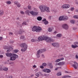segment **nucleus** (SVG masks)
<instances>
[{
  "label": "nucleus",
  "instance_id": "1",
  "mask_svg": "<svg viewBox=\"0 0 78 78\" xmlns=\"http://www.w3.org/2000/svg\"><path fill=\"white\" fill-rule=\"evenodd\" d=\"M39 41H44L46 40V42H53L54 40L51 38H48V37L42 36L41 37H39L38 38Z\"/></svg>",
  "mask_w": 78,
  "mask_h": 78
},
{
  "label": "nucleus",
  "instance_id": "2",
  "mask_svg": "<svg viewBox=\"0 0 78 78\" xmlns=\"http://www.w3.org/2000/svg\"><path fill=\"white\" fill-rule=\"evenodd\" d=\"M39 8L41 12H45V11L48 12H50V9L49 7H48L44 5H40Z\"/></svg>",
  "mask_w": 78,
  "mask_h": 78
},
{
  "label": "nucleus",
  "instance_id": "3",
  "mask_svg": "<svg viewBox=\"0 0 78 78\" xmlns=\"http://www.w3.org/2000/svg\"><path fill=\"white\" fill-rule=\"evenodd\" d=\"M33 31H36L37 33H40L42 31V28L39 27L34 26L32 28Z\"/></svg>",
  "mask_w": 78,
  "mask_h": 78
},
{
  "label": "nucleus",
  "instance_id": "4",
  "mask_svg": "<svg viewBox=\"0 0 78 78\" xmlns=\"http://www.w3.org/2000/svg\"><path fill=\"white\" fill-rule=\"evenodd\" d=\"M20 47L23 48L21 49L22 51H25L27 49L28 46L25 43H23L20 45Z\"/></svg>",
  "mask_w": 78,
  "mask_h": 78
},
{
  "label": "nucleus",
  "instance_id": "5",
  "mask_svg": "<svg viewBox=\"0 0 78 78\" xmlns=\"http://www.w3.org/2000/svg\"><path fill=\"white\" fill-rule=\"evenodd\" d=\"M47 50L45 49H43L41 50H39L37 51V52L36 54L37 56V58H39L40 57V53H42V52H44L45 51Z\"/></svg>",
  "mask_w": 78,
  "mask_h": 78
},
{
  "label": "nucleus",
  "instance_id": "6",
  "mask_svg": "<svg viewBox=\"0 0 78 78\" xmlns=\"http://www.w3.org/2000/svg\"><path fill=\"white\" fill-rule=\"evenodd\" d=\"M12 56H11L10 57V60H12V61H14V60H16V59L17 58H19V56L16 54H13L12 55Z\"/></svg>",
  "mask_w": 78,
  "mask_h": 78
},
{
  "label": "nucleus",
  "instance_id": "7",
  "mask_svg": "<svg viewBox=\"0 0 78 78\" xmlns=\"http://www.w3.org/2000/svg\"><path fill=\"white\" fill-rule=\"evenodd\" d=\"M70 8V5L68 4H64L61 6L62 9H68Z\"/></svg>",
  "mask_w": 78,
  "mask_h": 78
},
{
  "label": "nucleus",
  "instance_id": "8",
  "mask_svg": "<svg viewBox=\"0 0 78 78\" xmlns=\"http://www.w3.org/2000/svg\"><path fill=\"white\" fill-rule=\"evenodd\" d=\"M4 49L7 50V49H9V50H7V52L8 53L9 52V50H12V47H10L8 48V47L7 46H5L4 48Z\"/></svg>",
  "mask_w": 78,
  "mask_h": 78
},
{
  "label": "nucleus",
  "instance_id": "9",
  "mask_svg": "<svg viewBox=\"0 0 78 78\" xmlns=\"http://www.w3.org/2000/svg\"><path fill=\"white\" fill-rule=\"evenodd\" d=\"M74 63L75 64L73 65V66L74 67L75 69H76L77 68H78V64L76 62H74Z\"/></svg>",
  "mask_w": 78,
  "mask_h": 78
},
{
  "label": "nucleus",
  "instance_id": "10",
  "mask_svg": "<svg viewBox=\"0 0 78 78\" xmlns=\"http://www.w3.org/2000/svg\"><path fill=\"white\" fill-rule=\"evenodd\" d=\"M43 71L44 72H47V73H50L51 71L49 69H44L43 70Z\"/></svg>",
  "mask_w": 78,
  "mask_h": 78
},
{
  "label": "nucleus",
  "instance_id": "11",
  "mask_svg": "<svg viewBox=\"0 0 78 78\" xmlns=\"http://www.w3.org/2000/svg\"><path fill=\"white\" fill-rule=\"evenodd\" d=\"M62 28H63L66 29V30H67V29L69 28V27H68V25L66 24H65L62 25Z\"/></svg>",
  "mask_w": 78,
  "mask_h": 78
},
{
  "label": "nucleus",
  "instance_id": "12",
  "mask_svg": "<svg viewBox=\"0 0 78 78\" xmlns=\"http://www.w3.org/2000/svg\"><path fill=\"white\" fill-rule=\"evenodd\" d=\"M15 5H16L17 7L18 8H20L21 6V5H20V3H19L18 1H15L14 2Z\"/></svg>",
  "mask_w": 78,
  "mask_h": 78
},
{
  "label": "nucleus",
  "instance_id": "13",
  "mask_svg": "<svg viewBox=\"0 0 78 78\" xmlns=\"http://www.w3.org/2000/svg\"><path fill=\"white\" fill-rule=\"evenodd\" d=\"M51 45L52 46H53L54 47H58L59 45V44L55 43L52 44Z\"/></svg>",
  "mask_w": 78,
  "mask_h": 78
},
{
  "label": "nucleus",
  "instance_id": "14",
  "mask_svg": "<svg viewBox=\"0 0 78 78\" xmlns=\"http://www.w3.org/2000/svg\"><path fill=\"white\" fill-rule=\"evenodd\" d=\"M30 14H31V15H37L38 14V12H34L33 11L30 12Z\"/></svg>",
  "mask_w": 78,
  "mask_h": 78
},
{
  "label": "nucleus",
  "instance_id": "15",
  "mask_svg": "<svg viewBox=\"0 0 78 78\" xmlns=\"http://www.w3.org/2000/svg\"><path fill=\"white\" fill-rule=\"evenodd\" d=\"M5 55L8 57H11L12 56L13 54L12 53H6Z\"/></svg>",
  "mask_w": 78,
  "mask_h": 78
},
{
  "label": "nucleus",
  "instance_id": "16",
  "mask_svg": "<svg viewBox=\"0 0 78 78\" xmlns=\"http://www.w3.org/2000/svg\"><path fill=\"white\" fill-rule=\"evenodd\" d=\"M64 64V62H60L58 63L57 65L58 66H63Z\"/></svg>",
  "mask_w": 78,
  "mask_h": 78
},
{
  "label": "nucleus",
  "instance_id": "17",
  "mask_svg": "<svg viewBox=\"0 0 78 78\" xmlns=\"http://www.w3.org/2000/svg\"><path fill=\"white\" fill-rule=\"evenodd\" d=\"M23 32H25V31L24 30H20L17 32L16 34H22Z\"/></svg>",
  "mask_w": 78,
  "mask_h": 78
},
{
  "label": "nucleus",
  "instance_id": "18",
  "mask_svg": "<svg viewBox=\"0 0 78 78\" xmlns=\"http://www.w3.org/2000/svg\"><path fill=\"white\" fill-rule=\"evenodd\" d=\"M59 20L60 21H62V20H64L63 16L60 17L59 18Z\"/></svg>",
  "mask_w": 78,
  "mask_h": 78
},
{
  "label": "nucleus",
  "instance_id": "19",
  "mask_svg": "<svg viewBox=\"0 0 78 78\" xmlns=\"http://www.w3.org/2000/svg\"><path fill=\"white\" fill-rule=\"evenodd\" d=\"M71 47L72 48H77V47H78V46L77 45H75L73 44L71 45Z\"/></svg>",
  "mask_w": 78,
  "mask_h": 78
},
{
  "label": "nucleus",
  "instance_id": "20",
  "mask_svg": "<svg viewBox=\"0 0 78 78\" xmlns=\"http://www.w3.org/2000/svg\"><path fill=\"white\" fill-rule=\"evenodd\" d=\"M53 29V28L52 27H49L48 29V31L49 32H51V31Z\"/></svg>",
  "mask_w": 78,
  "mask_h": 78
},
{
  "label": "nucleus",
  "instance_id": "21",
  "mask_svg": "<svg viewBox=\"0 0 78 78\" xmlns=\"http://www.w3.org/2000/svg\"><path fill=\"white\" fill-rule=\"evenodd\" d=\"M69 19L68 17L63 16V20H67Z\"/></svg>",
  "mask_w": 78,
  "mask_h": 78
},
{
  "label": "nucleus",
  "instance_id": "22",
  "mask_svg": "<svg viewBox=\"0 0 78 78\" xmlns=\"http://www.w3.org/2000/svg\"><path fill=\"white\" fill-rule=\"evenodd\" d=\"M37 20L39 21H40L42 20V17L41 16L38 17L37 18Z\"/></svg>",
  "mask_w": 78,
  "mask_h": 78
},
{
  "label": "nucleus",
  "instance_id": "23",
  "mask_svg": "<svg viewBox=\"0 0 78 78\" xmlns=\"http://www.w3.org/2000/svg\"><path fill=\"white\" fill-rule=\"evenodd\" d=\"M30 11H29V10H27L25 12V13H26V14L28 15V16H30Z\"/></svg>",
  "mask_w": 78,
  "mask_h": 78
},
{
  "label": "nucleus",
  "instance_id": "24",
  "mask_svg": "<svg viewBox=\"0 0 78 78\" xmlns=\"http://www.w3.org/2000/svg\"><path fill=\"white\" fill-rule=\"evenodd\" d=\"M3 70H4V71H6L7 70H8V68L5 67L3 69Z\"/></svg>",
  "mask_w": 78,
  "mask_h": 78
},
{
  "label": "nucleus",
  "instance_id": "25",
  "mask_svg": "<svg viewBox=\"0 0 78 78\" xmlns=\"http://www.w3.org/2000/svg\"><path fill=\"white\" fill-rule=\"evenodd\" d=\"M70 77H71V76H63L62 78H70Z\"/></svg>",
  "mask_w": 78,
  "mask_h": 78
},
{
  "label": "nucleus",
  "instance_id": "26",
  "mask_svg": "<svg viewBox=\"0 0 78 78\" xmlns=\"http://www.w3.org/2000/svg\"><path fill=\"white\" fill-rule=\"evenodd\" d=\"M62 36V35L60 34H58L57 35V37H61Z\"/></svg>",
  "mask_w": 78,
  "mask_h": 78
},
{
  "label": "nucleus",
  "instance_id": "27",
  "mask_svg": "<svg viewBox=\"0 0 78 78\" xmlns=\"http://www.w3.org/2000/svg\"><path fill=\"white\" fill-rule=\"evenodd\" d=\"M47 63H44L42 64V66H44V67H45V66H47Z\"/></svg>",
  "mask_w": 78,
  "mask_h": 78
},
{
  "label": "nucleus",
  "instance_id": "28",
  "mask_svg": "<svg viewBox=\"0 0 78 78\" xmlns=\"http://www.w3.org/2000/svg\"><path fill=\"white\" fill-rule=\"evenodd\" d=\"M39 73H38L35 74V75L37 77H39Z\"/></svg>",
  "mask_w": 78,
  "mask_h": 78
},
{
  "label": "nucleus",
  "instance_id": "29",
  "mask_svg": "<svg viewBox=\"0 0 78 78\" xmlns=\"http://www.w3.org/2000/svg\"><path fill=\"white\" fill-rule=\"evenodd\" d=\"M6 3H7V4H8V5H10V4L11 3V1H9L6 2Z\"/></svg>",
  "mask_w": 78,
  "mask_h": 78
},
{
  "label": "nucleus",
  "instance_id": "30",
  "mask_svg": "<svg viewBox=\"0 0 78 78\" xmlns=\"http://www.w3.org/2000/svg\"><path fill=\"white\" fill-rule=\"evenodd\" d=\"M73 18L75 19H78V15H74L73 16Z\"/></svg>",
  "mask_w": 78,
  "mask_h": 78
},
{
  "label": "nucleus",
  "instance_id": "31",
  "mask_svg": "<svg viewBox=\"0 0 78 78\" xmlns=\"http://www.w3.org/2000/svg\"><path fill=\"white\" fill-rule=\"evenodd\" d=\"M57 76H61V73L60 72H59L57 74Z\"/></svg>",
  "mask_w": 78,
  "mask_h": 78
},
{
  "label": "nucleus",
  "instance_id": "32",
  "mask_svg": "<svg viewBox=\"0 0 78 78\" xmlns=\"http://www.w3.org/2000/svg\"><path fill=\"white\" fill-rule=\"evenodd\" d=\"M70 22L71 23H72L73 24H74V23H75V21L73 20H71L70 21Z\"/></svg>",
  "mask_w": 78,
  "mask_h": 78
},
{
  "label": "nucleus",
  "instance_id": "33",
  "mask_svg": "<svg viewBox=\"0 0 78 78\" xmlns=\"http://www.w3.org/2000/svg\"><path fill=\"white\" fill-rule=\"evenodd\" d=\"M59 61H61L60 60V59H57L55 61V62H59Z\"/></svg>",
  "mask_w": 78,
  "mask_h": 78
},
{
  "label": "nucleus",
  "instance_id": "34",
  "mask_svg": "<svg viewBox=\"0 0 78 78\" xmlns=\"http://www.w3.org/2000/svg\"><path fill=\"white\" fill-rule=\"evenodd\" d=\"M74 44L75 45H78V42H75L74 43Z\"/></svg>",
  "mask_w": 78,
  "mask_h": 78
},
{
  "label": "nucleus",
  "instance_id": "35",
  "mask_svg": "<svg viewBox=\"0 0 78 78\" xmlns=\"http://www.w3.org/2000/svg\"><path fill=\"white\" fill-rule=\"evenodd\" d=\"M49 66H50V68H53V66L51 63L49 64Z\"/></svg>",
  "mask_w": 78,
  "mask_h": 78
},
{
  "label": "nucleus",
  "instance_id": "36",
  "mask_svg": "<svg viewBox=\"0 0 78 78\" xmlns=\"http://www.w3.org/2000/svg\"><path fill=\"white\" fill-rule=\"evenodd\" d=\"M3 68L1 66H0V70L3 71Z\"/></svg>",
  "mask_w": 78,
  "mask_h": 78
},
{
  "label": "nucleus",
  "instance_id": "37",
  "mask_svg": "<svg viewBox=\"0 0 78 78\" xmlns=\"http://www.w3.org/2000/svg\"><path fill=\"white\" fill-rule=\"evenodd\" d=\"M14 51L15 53H17V52H18L19 51V50H18L17 49H15L14 50Z\"/></svg>",
  "mask_w": 78,
  "mask_h": 78
},
{
  "label": "nucleus",
  "instance_id": "38",
  "mask_svg": "<svg viewBox=\"0 0 78 78\" xmlns=\"http://www.w3.org/2000/svg\"><path fill=\"white\" fill-rule=\"evenodd\" d=\"M23 25H27V23H26V22H24L23 23H22Z\"/></svg>",
  "mask_w": 78,
  "mask_h": 78
},
{
  "label": "nucleus",
  "instance_id": "39",
  "mask_svg": "<svg viewBox=\"0 0 78 78\" xmlns=\"http://www.w3.org/2000/svg\"><path fill=\"white\" fill-rule=\"evenodd\" d=\"M44 23L45 25H47L48 23V22L47 21H45L44 22Z\"/></svg>",
  "mask_w": 78,
  "mask_h": 78
},
{
  "label": "nucleus",
  "instance_id": "40",
  "mask_svg": "<svg viewBox=\"0 0 78 78\" xmlns=\"http://www.w3.org/2000/svg\"><path fill=\"white\" fill-rule=\"evenodd\" d=\"M74 9H75L74 7H72L71 8V10L72 11H73Z\"/></svg>",
  "mask_w": 78,
  "mask_h": 78
},
{
  "label": "nucleus",
  "instance_id": "41",
  "mask_svg": "<svg viewBox=\"0 0 78 78\" xmlns=\"http://www.w3.org/2000/svg\"><path fill=\"white\" fill-rule=\"evenodd\" d=\"M7 78H12V76H8L7 77Z\"/></svg>",
  "mask_w": 78,
  "mask_h": 78
},
{
  "label": "nucleus",
  "instance_id": "42",
  "mask_svg": "<svg viewBox=\"0 0 78 78\" xmlns=\"http://www.w3.org/2000/svg\"><path fill=\"white\" fill-rule=\"evenodd\" d=\"M9 34L10 36H11V35H12V34H13V33L11 32H9Z\"/></svg>",
  "mask_w": 78,
  "mask_h": 78
},
{
  "label": "nucleus",
  "instance_id": "43",
  "mask_svg": "<svg viewBox=\"0 0 78 78\" xmlns=\"http://www.w3.org/2000/svg\"><path fill=\"white\" fill-rule=\"evenodd\" d=\"M28 9H30L31 8V7L30 5H28Z\"/></svg>",
  "mask_w": 78,
  "mask_h": 78
},
{
  "label": "nucleus",
  "instance_id": "44",
  "mask_svg": "<svg viewBox=\"0 0 78 78\" xmlns=\"http://www.w3.org/2000/svg\"><path fill=\"white\" fill-rule=\"evenodd\" d=\"M20 13L21 14H24L25 13L24 12H23V11H21Z\"/></svg>",
  "mask_w": 78,
  "mask_h": 78
},
{
  "label": "nucleus",
  "instance_id": "45",
  "mask_svg": "<svg viewBox=\"0 0 78 78\" xmlns=\"http://www.w3.org/2000/svg\"><path fill=\"white\" fill-rule=\"evenodd\" d=\"M23 38H24V36H21V37H20V38L21 39H23Z\"/></svg>",
  "mask_w": 78,
  "mask_h": 78
},
{
  "label": "nucleus",
  "instance_id": "46",
  "mask_svg": "<svg viewBox=\"0 0 78 78\" xmlns=\"http://www.w3.org/2000/svg\"><path fill=\"white\" fill-rule=\"evenodd\" d=\"M31 42H35L36 41V40L34 39H32L31 40Z\"/></svg>",
  "mask_w": 78,
  "mask_h": 78
},
{
  "label": "nucleus",
  "instance_id": "47",
  "mask_svg": "<svg viewBox=\"0 0 78 78\" xmlns=\"http://www.w3.org/2000/svg\"><path fill=\"white\" fill-rule=\"evenodd\" d=\"M59 59H60V61H62V60H64V58H63V57H62Z\"/></svg>",
  "mask_w": 78,
  "mask_h": 78
},
{
  "label": "nucleus",
  "instance_id": "48",
  "mask_svg": "<svg viewBox=\"0 0 78 78\" xmlns=\"http://www.w3.org/2000/svg\"><path fill=\"white\" fill-rule=\"evenodd\" d=\"M40 68H41V69H44V66H40Z\"/></svg>",
  "mask_w": 78,
  "mask_h": 78
},
{
  "label": "nucleus",
  "instance_id": "49",
  "mask_svg": "<svg viewBox=\"0 0 78 78\" xmlns=\"http://www.w3.org/2000/svg\"><path fill=\"white\" fill-rule=\"evenodd\" d=\"M60 67H58L57 68H56L55 69V70H57L59 68H60Z\"/></svg>",
  "mask_w": 78,
  "mask_h": 78
},
{
  "label": "nucleus",
  "instance_id": "50",
  "mask_svg": "<svg viewBox=\"0 0 78 78\" xmlns=\"http://www.w3.org/2000/svg\"><path fill=\"white\" fill-rule=\"evenodd\" d=\"M4 13V12H3V11L2 12H0V15H2Z\"/></svg>",
  "mask_w": 78,
  "mask_h": 78
},
{
  "label": "nucleus",
  "instance_id": "51",
  "mask_svg": "<svg viewBox=\"0 0 78 78\" xmlns=\"http://www.w3.org/2000/svg\"><path fill=\"white\" fill-rule=\"evenodd\" d=\"M34 71L35 72H38V69H35Z\"/></svg>",
  "mask_w": 78,
  "mask_h": 78
},
{
  "label": "nucleus",
  "instance_id": "52",
  "mask_svg": "<svg viewBox=\"0 0 78 78\" xmlns=\"http://www.w3.org/2000/svg\"><path fill=\"white\" fill-rule=\"evenodd\" d=\"M0 58H3V55H0Z\"/></svg>",
  "mask_w": 78,
  "mask_h": 78
},
{
  "label": "nucleus",
  "instance_id": "53",
  "mask_svg": "<svg viewBox=\"0 0 78 78\" xmlns=\"http://www.w3.org/2000/svg\"><path fill=\"white\" fill-rule=\"evenodd\" d=\"M76 59H78V56L77 55H76Z\"/></svg>",
  "mask_w": 78,
  "mask_h": 78
},
{
  "label": "nucleus",
  "instance_id": "54",
  "mask_svg": "<svg viewBox=\"0 0 78 78\" xmlns=\"http://www.w3.org/2000/svg\"><path fill=\"white\" fill-rule=\"evenodd\" d=\"M56 33H57V32H56V31H55V32H54V34H56Z\"/></svg>",
  "mask_w": 78,
  "mask_h": 78
},
{
  "label": "nucleus",
  "instance_id": "55",
  "mask_svg": "<svg viewBox=\"0 0 78 78\" xmlns=\"http://www.w3.org/2000/svg\"><path fill=\"white\" fill-rule=\"evenodd\" d=\"M2 39H3V38L2 37H0V41H1L2 40Z\"/></svg>",
  "mask_w": 78,
  "mask_h": 78
},
{
  "label": "nucleus",
  "instance_id": "56",
  "mask_svg": "<svg viewBox=\"0 0 78 78\" xmlns=\"http://www.w3.org/2000/svg\"><path fill=\"white\" fill-rule=\"evenodd\" d=\"M46 20V19H44L42 20V21L43 22H44V21H45Z\"/></svg>",
  "mask_w": 78,
  "mask_h": 78
},
{
  "label": "nucleus",
  "instance_id": "57",
  "mask_svg": "<svg viewBox=\"0 0 78 78\" xmlns=\"http://www.w3.org/2000/svg\"><path fill=\"white\" fill-rule=\"evenodd\" d=\"M41 56L42 58H44V55H42Z\"/></svg>",
  "mask_w": 78,
  "mask_h": 78
},
{
  "label": "nucleus",
  "instance_id": "58",
  "mask_svg": "<svg viewBox=\"0 0 78 78\" xmlns=\"http://www.w3.org/2000/svg\"><path fill=\"white\" fill-rule=\"evenodd\" d=\"M36 67V66L35 65H34V66H33V67Z\"/></svg>",
  "mask_w": 78,
  "mask_h": 78
},
{
  "label": "nucleus",
  "instance_id": "59",
  "mask_svg": "<svg viewBox=\"0 0 78 78\" xmlns=\"http://www.w3.org/2000/svg\"><path fill=\"white\" fill-rule=\"evenodd\" d=\"M39 73H40V75H42V73L41 72H39Z\"/></svg>",
  "mask_w": 78,
  "mask_h": 78
},
{
  "label": "nucleus",
  "instance_id": "60",
  "mask_svg": "<svg viewBox=\"0 0 78 78\" xmlns=\"http://www.w3.org/2000/svg\"><path fill=\"white\" fill-rule=\"evenodd\" d=\"M30 76H32V77L34 76V74H32V75H30Z\"/></svg>",
  "mask_w": 78,
  "mask_h": 78
},
{
  "label": "nucleus",
  "instance_id": "61",
  "mask_svg": "<svg viewBox=\"0 0 78 78\" xmlns=\"http://www.w3.org/2000/svg\"><path fill=\"white\" fill-rule=\"evenodd\" d=\"M16 19H17V20H19V17L17 18Z\"/></svg>",
  "mask_w": 78,
  "mask_h": 78
},
{
  "label": "nucleus",
  "instance_id": "62",
  "mask_svg": "<svg viewBox=\"0 0 78 78\" xmlns=\"http://www.w3.org/2000/svg\"><path fill=\"white\" fill-rule=\"evenodd\" d=\"M65 73H68V72H67V71H65Z\"/></svg>",
  "mask_w": 78,
  "mask_h": 78
},
{
  "label": "nucleus",
  "instance_id": "63",
  "mask_svg": "<svg viewBox=\"0 0 78 78\" xmlns=\"http://www.w3.org/2000/svg\"><path fill=\"white\" fill-rule=\"evenodd\" d=\"M68 13L69 14H70V12H68Z\"/></svg>",
  "mask_w": 78,
  "mask_h": 78
},
{
  "label": "nucleus",
  "instance_id": "64",
  "mask_svg": "<svg viewBox=\"0 0 78 78\" xmlns=\"http://www.w3.org/2000/svg\"><path fill=\"white\" fill-rule=\"evenodd\" d=\"M35 78H37V77H35Z\"/></svg>",
  "mask_w": 78,
  "mask_h": 78
}]
</instances>
